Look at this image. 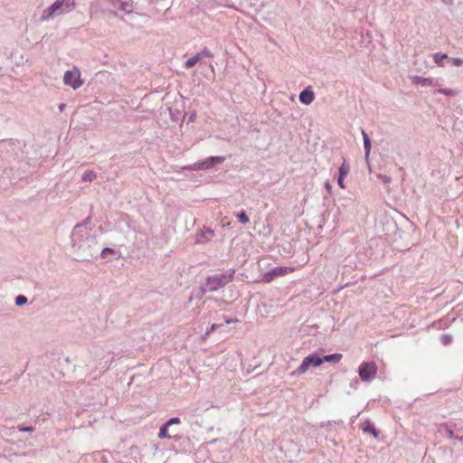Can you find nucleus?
Here are the masks:
<instances>
[{
	"label": "nucleus",
	"mask_w": 463,
	"mask_h": 463,
	"mask_svg": "<svg viewBox=\"0 0 463 463\" xmlns=\"http://www.w3.org/2000/svg\"><path fill=\"white\" fill-rule=\"evenodd\" d=\"M75 5L74 0H57L42 14V20L46 21L57 14L70 12Z\"/></svg>",
	"instance_id": "f257e3e1"
},
{
	"label": "nucleus",
	"mask_w": 463,
	"mask_h": 463,
	"mask_svg": "<svg viewBox=\"0 0 463 463\" xmlns=\"http://www.w3.org/2000/svg\"><path fill=\"white\" fill-rule=\"evenodd\" d=\"M321 364L322 360H320L319 356L309 354L303 359L301 364L295 371L291 372L290 374L292 376L304 374L311 366L317 367Z\"/></svg>",
	"instance_id": "f03ea898"
},
{
	"label": "nucleus",
	"mask_w": 463,
	"mask_h": 463,
	"mask_svg": "<svg viewBox=\"0 0 463 463\" xmlns=\"http://www.w3.org/2000/svg\"><path fill=\"white\" fill-rule=\"evenodd\" d=\"M358 373L364 382L375 378L377 373L376 364L374 362H363L359 366Z\"/></svg>",
	"instance_id": "7ed1b4c3"
},
{
	"label": "nucleus",
	"mask_w": 463,
	"mask_h": 463,
	"mask_svg": "<svg viewBox=\"0 0 463 463\" xmlns=\"http://www.w3.org/2000/svg\"><path fill=\"white\" fill-rule=\"evenodd\" d=\"M63 81L65 85L71 86L73 90L79 89L83 84L80 79V71L78 68L67 71L64 73Z\"/></svg>",
	"instance_id": "20e7f679"
},
{
	"label": "nucleus",
	"mask_w": 463,
	"mask_h": 463,
	"mask_svg": "<svg viewBox=\"0 0 463 463\" xmlns=\"http://www.w3.org/2000/svg\"><path fill=\"white\" fill-rule=\"evenodd\" d=\"M295 270L296 269L291 267H276L263 275L262 281L265 283H270L275 278L286 276Z\"/></svg>",
	"instance_id": "39448f33"
},
{
	"label": "nucleus",
	"mask_w": 463,
	"mask_h": 463,
	"mask_svg": "<svg viewBox=\"0 0 463 463\" xmlns=\"http://www.w3.org/2000/svg\"><path fill=\"white\" fill-rule=\"evenodd\" d=\"M225 160L223 156H210L203 162L198 163L195 169L206 170L211 168L216 164H221Z\"/></svg>",
	"instance_id": "423d86ee"
},
{
	"label": "nucleus",
	"mask_w": 463,
	"mask_h": 463,
	"mask_svg": "<svg viewBox=\"0 0 463 463\" xmlns=\"http://www.w3.org/2000/svg\"><path fill=\"white\" fill-rule=\"evenodd\" d=\"M112 4L115 7L125 13L129 14L133 12L134 5L131 0H113Z\"/></svg>",
	"instance_id": "0eeeda50"
},
{
	"label": "nucleus",
	"mask_w": 463,
	"mask_h": 463,
	"mask_svg": "<svg viewBox=\"0 0 463 463\" xmlns=\"http://www.w3.org/2000/svg\"><path fill=\"white\" fill-rule=\"evenodd\" d=\"M315 99L314 92L310 89L304 90L299 95V100L306 105H309Z\"/></svg>",
	"instance_id": "6e6552de"
},
{
	"label": "nucleus",
	"mask_w": 463,
	"mask_h": 463,
	"mask_svg": "<svg viewBox=\"0 0 463 463\" xmlns=\"http://www.w3.org/2000/svg\"><path fill=\"white\" fill-rule=\"evenodd\" d=\"M412 82L414 84L421 85V86H433L435 84V80L432 78H423L420 76H415L412 78Z\"/></svg>",
	"instance_id": "1a4fd4ad"
},
{
	"label": "nucleus",
	"mask_w": 463,
	"mask_h": 463,
	"mask_svg": "<svg viewBox=\"0 0 463 463\" xmlns=\"http://www.w3.org/2000/svg\"><path fill=\"white\" fill-rule=\"evenodd\" d=\"M343 358V355L341 354H333L325 355L324 357H320V360H322V364L324 362H331V363H339Z\"/></svg>",
	"instance_id": "9d476101"
},
{
	"label": "nucleus",
	"mask_w": 463,
	"mask_h": 463,
	"mask_svg": "<svg viewBox=\"0 0 463 463\" xmlns=\"http://www.w3.org/2000/svg\"><path fill=\"white\" fill-rule=\"evenodd\" d=\"M202 59V54H195L193 57L189 58L185 63L184 66L187 69H190L194 67L200 60Z\"/></svg>",
	"instance_id": "9b49d317"
},
{
	"label": "nucleus",
	"mask_w": 463,
	"mask_h": 463,
	"mask_svg": "<svg viewBox=\"0 0 463 463\" xmlns=\"http://www.w3.org/2000/svg\"><path fill=\"white\" fill-rule=\"evenodd\" d=\"M362 430L364 431V432H370L372 433L374 437H377V432L373 427V425L370 422V421H365L362 424Z\"/></svg>",
	"instance_id": "f8f14e48"
},
{
	"label": "nucleus",
	"mask_w": 463,
	"mask_h": 463,
	"mask_svg": "<svg viewBox=\"0 0 463 463\" xmlns=\"http://www.w3.org/2000/svg\"><path fill=\"white\" fill-rule=\"evenodd\" d=\"M447 58H448V55L445 53L437 52V53L433 54V61L439 67L443 66L442 61Z\"/></svg>",
	"instance_id": "ddd939ff"
},
{
	"label": "nucleus",
	"mask_w": 463,
	"mask_h": 463,
	"mask_svg": "<svg viewBox=\"0 0 463 463\" xmlns=\"http://www.w3.org/2000/svg\"><path fill=\"white\" fill-rule=\"evenodd\" d=\"M349 171H350V166L346 163V161L344 160V162L342 163V165L339 167V175L338 176L345 178L348 175Z\"/></svg>",
	"instance_id": "4468645a"
},
{
	"label": "nucleus",
	"mask_w": 463,
	"mask_h": 463,
	"mask_svg": "<svg viewBox=\"0 0 463 463\" xmlns=\"http://www.w3.org/2000/svg\"><path fill=\"white\" fill-rule=\"evenodd\" d=\"M96 178V174L92 170L86 171L82 175L83 182H91Z\"/></svg>",
	"instance_id": "2eb2a0df"
},
{
	"label": "nucleus",
	"mask_w": 463,
	"mask_h": 463,
	"mask_svg": "<svg viewBox=\"0 0 463 463\" xmlns=\"http://www.w3.org/2000/svg\"><path fill=\"white\" fill-rule=\"evenodd\" d=\"M362 134H363V137H364V149L366 151V155H369L370 149H371V143H370L369 137L364 131H362Z\"/></svg>",
	"instance_id": "dca6fc26"
},
{
	"label": "nucleus",
	"mask_w": 463,
	"mask_h": 463,
	"mask_svg": "<svg viewBox=\"0 0 463 463\" xmlns=\"http://www.w3.org/2000/svg\"><path fill=\"white\" fill-rule=\"evenodd\" d=\"M213 231L211 229H205L202 231L201 236L204 239V241H210L213 237Z\"/></svg>",
	"instance_id": "f3484780"
},
{
	"label": "nucleus",
	"mask_w": 463,
	"mask_h": 463,
	"mask_svg": "<svg viewBox=\"0 0 463 463\" xmlns=\"http://www.w3.org/2000/svg\"><path fill=\"white\" fill-rule=\"evenodd\" d=\"M158 438H160V439L169 438V435H168V426H166V424H164L160 428V430H159V433H158Z\"/></svg>",
	"instance_id": "a211bd4d"
},
{
	"label": "nucleus",
	"mask_w": 463,
	"mask_h": 463,
	"mask_svg": "<svg viewBox=\"0 0 463 463\" xmlns=\"http://www.w3.org/2000/svg\"><path fill=\"white\" fill-rule=\"evenodd\" d=\"M237 217H238L239 221L244 224L248 223L250 221V219H249L248 215L245 213V212H241V213H238Z\"/></svg>",
	"instance_id": "6ab92c4d"
},
{
	"label": "nucleus",
	"mask_w": 463,
	"mask_h": 463,
	"mask_svg": "<svg viewBox=\"0 0 463 463\" xmlns=\"http://www.w3.org/2000/svg\"><path fill=\"white\" fill-rule=\"evenodd\" d=\"M438 92L442 93L447 96H455L457 93L454 90H451V89H439Z\"/></svg>",
	"instance_id": "aec40b11"
},
{
	"label": "nucleus",
	"mask_w": 463,
	"mask_h": 463,
	"mask_svg": "<svg viewBox=\"0 0 463 463\" xmlns=\"http://www.w3.org/2000/svg\"><path fill=\"white\" fill-rule=\"evenodd\" d=\"M220 325H217V324H213L208 329L207 331L205 332V335H204V338L208 337L210 335V334L212 332H213L214 330L220 328Z\"/></svg>",
	"instance_id": "412c9836"
},
{
	"label": "nucleus",
	"mask_w": 463,
	"mask_h": 463,
	"mask_svg": "<svg viewBox=\"0 0 463 463\" xmlns=\"http://www.w3.org/2000/svg\"><path fill=\"white\" fill-rule=\"evenodd\" d=\"M26 302H27V298L24 296L20 295L15 298V304L17 306H21L23 304H25Z\"/></svg>",
	"instance_id": "4be33fe9"
},
{
	"label": "nucleus",
	"mask_w": 463,
	"mask_h": 463,
	"mask_svg": "<svg viewBox=\"0 0 463 463\" xmlns=\"http://www.w3.org/2000/svg\"><path fill=\"white\" fill-rule=\"evenodd\" d=\"M180 423V419L179 418H172L170 419L169 420L166 421V426H171L173 424H179Z\"/></svg>",
	"instance_id": "5701e85b"
},
{
	"label": "nucleus",
	"mask_w": 463,
	"mask_h": 463,
	"mask_svg": "<svg viewBox=\"0 0 463 463\" xmlns=\"http://www.w3.org/2000/svg\"><path fill=\"white\" fill-rule=\"evenodd\" d=\"M199 54H202V58L203 57H209V58L213 57L212 52L207 48H203V51Z\"/></svg>",
	"instance_id": "b1692460"
},
{
	"label": "nucleus",
	"mask_w": 463,
	"mask_h": 463,
	"mask_svg": "<svg viewBox=\"0 0 463 463\" xmlns=\"http://www.w3.org/2000/svg\"><path fill=\"white\" fill-rule=\"evenodd\" d=\"M451 61H452L453 65H455L457 67H459L463 64V60L460 58H452Z\"/></svg>",
	"instance_id": "393cba45"
},
{
	"label": "nucleus",
	"mask_w": 463,
	"mask_h": 463,
	"mask_svg": "<svg viewBox=\"0 0 463 463\" xmlns=\"http://www.w3.org/2000/svg\"><path fill=\"white\" fill-rule=\"evenodd\" d=\"M18 430L23 432H31L33 430L32 427L18 426Z\"/></svg>",
	"instance_id": "a878e982"
},
{
	"label": "nucleus",
	"mask_w": 463,
	"mask_h": 463,
	"mask_svg": "<svg viewBox=\"0 0 463 463\" xmlns=\"http://www.w3.org/2000/svg\"><path fill=\"white\" fill-rule=\"evenodd\" d=\"M344 177H339L338 176V179H337V183H338V185L342 188V189H345V183H344Z\"/></svg>",
	"instance_id": "bb28decb"
},
{
	"label": "nucleus",
	"mask_w": 463,
	"mask_h": 463,
	"mask_svg": "<svg viewBox=\"0 0 463 463\" xmlns=\"http://www.w3.org/2000/svg\"><path fill=\"white\" fill-rule=\"evenodd\" d=\"M238 321H239L238 318H229V317L224 318V322L226 324L237 323Z\"/></svg>",
	"instance_id": "cd10ccee"
},
{
	"label": "nucleus",
	"mask_w": 463,
	"mask_h": 463,
	"mask_svg": "<svg viewBox=\"0 0 463 463\" xmlns=\"http://www.w3.org/2000/svg\"><path fill=\"white\" fill-rule=\"evenodd\" d=\"M113 252H114V250H113L112 249H110V248H105V249L102 250V252H101V256H104V255H105V253H113Z\"/></svg>",
	"instance_id": "c85d7f7f"
},
{
	"label": "nucleus",
	"mask_w": 463,
	"mask_h": 463,
	"mask_svg": "<svg viewBox=\"0 0 463 463\" xmlns=\"http://www.w3.org/2000/svg\"><path fill=\"white\" fill-rule=\"evenodd\" d=\"M325 186H326V191H327L329 194H331V193H332V185L330 184V183L326 182V183L325 184Z\"/></svg>",
	"instance_id": "c756f323"
},
{
	"label": "nucleus",
	"mask_w": 463,
	"mask_h": 463,
	"mask_svg": "<svg viewBox=\"0 0 463 463\" xmlns=\"http://www.w3.org/2000/svg\"><path fill=\"white\" fill-rule=\"evenodd\" d=\"M379 177L385 183H389L390 182V178L386 175H380Z\"/></svg>",
	"instance_id": "7c9ffc66"
},
{
	"label": "nucleus",
	"mask_w": 463,
	"mask_h": 463,
	"mask_svg": "<svg viewBox=\"0 0 463 463\" xmlns=\"http://www.w3.org/2000/svg\"><path fill=\"white\" fill-rule=\"evenodd\" d=\"M444 344H448L450 341V337L449 335L443 336Z\"/></svg>",
	"instance_id": "2f4dec72"
}]
</instances>
